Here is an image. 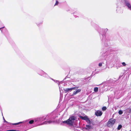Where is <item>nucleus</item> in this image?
Segmentation results:
<instances>
[{
	"label": "nucleus",
	"instance_id": "nucleus-2",
	"mask_svg": "<svg viewBox=\"0 0 131 131\" xmlns=\"http://www.w3.org/2000/svg\"><path fill=\"white\" fill-rule=\"evenodd\" d=\"M102 37V41L103 45L105 46H108L110 44V41L107 39H106L105 36V35H101Z\"/></svg>",
	"mask_w": 131,
	"mask_h": 131
},
{
	"label": "nucleus",
	"instance_id": "nucleus-7",
	"mask_svg": "<svg viewBox=\"0 0 131 131\" xmlns=\"http://www.w3.org/2000/svg\"><path fill=\"white\" fill-rule=\"evenodd\" d=\"M78 88V87H75L70 88L66 89L64 90V91L66 92V93H67L69 91H71L73 90H76Z\"/></svg>",
	"mask_w": 131,
	"mask_h": 131
},
{
	"label": "nucleus",
	"instance_id": "nucleus-8",
	"mask_svg": "<svg viewBox=\"0 0 131 131\" xmlns=\"http://www.w3.org/2000/svg\"><path fill=\"white\" fill-rule=\"evenodd\" d=\"M102 113L99 110L97 111L95 113V115L97 116H100L102 115Z\"/></svg>",
	"mask_w": 131,
	"mask_h": 131
},
{
	"label": "nucleus",
	"instance_id": "nucleus-23",
	"mask_svg": "<svg viewBox=\"0 0 131 131\" xmlns=\"http://www.w3.org/2000/svg\"><path fill=\"white\" fill-rule=\"evenodd\" d=\"M128 112L129 113H131V108H130L129 109Z\"/></svg>",
	"mask_w": 131,
	"mask_h": 131
},
{
	"label": "nucleus",
	"instance_id": "nucleus-15",
	"mask_svg": "<svg viewBox=\"0 0 131 131\" xmlns=\"http://www.w3.org/2000/svg\"><path fill=\"white\" fill-rule=\"evenodd\" d=\"M122 127V126L121 125H118V127H117V129L118 130H119L121 129V128Z\"/></svg>",
	"mask_w": 131,
	"mask_h": 131
},
{
	"label": "nucleus",
	"instance_id": "nucleus-27",
	"mask_svg": "<svg viewBox=\"0 0 131 131\" xmlns=\"http://www.w3.org/2000/svg\"><path fill=\"white\" fill-rule=\"evenodd\" d=\"M4 27H2V28H0V30H1V31L2 32V31L1 30V29H2V28H4Z\"/></svg>",
	"mask_w": 131,
	"mask_h": 131
},
{
	"label": "nucleus",
	"instance_id": "nucleus-13",
	"mask_svg": "<svg viewBox=\"0 0 131 131\" xmlns=\"http://www.w3.org/2000/svg\"><path fill=\"white\" fill-rule=\"evenodd\" d=\"M98 91V88L97 87H95L94 88V91L95 92H97Z\"/></svg>",
	"mask_w": 131,
	"mask_h": 131
},
{
	"label": "nucleus",
	"instance_id": "nucleus-16",
	"mask_svg": "<svg viewBox=\"0 0 131 131\" xmlns=\"http://www.w3.org/2000/svg\"><path fill=\"white\" fill-rule=\"evenodd\" d=\"M34 120H32L29 121V124H32L34 123Z\"/></svg>",
	"mask_w": 131,
	"mask_h": 131
},
{
	"label": "nucleus",
	"instance_id": "nucleus-18",
	"mask_svg": "<svg viewBox=\"0 0 131 131\" xmlns=\"http://www.w3.org/2000/svg\"><path fill=\"white\" fill-rule=\"evenodd\" d=\"M123 113V112L122 110H119L118 111V113L120 115L122 114Z\"/></svg>",
	"mask_w": 131,
	"mask_h": 131
},
{
	"label": "nucleus",
	"instance_id": "nucleus-17",
	"mask_svg": "<svg viewBox=\"0 0 131 131\" xmlns=\"http://www.w3.org/2000/svg\"><path fill=\"white\" fill-rule=\"evenodd\" d=\"M106 109V107L105 106H103L102 108V110L103 111H105Z\"/></svg>",
	"mask_w": 131,
	"mask_h": 131
},
{
	"label": "nucleus",
	"instance_id": "nucleus-1",
	"mask_svg": "<svg viewBox=\"0 0 131 131\" xmlns=\"http://www.w3.org/2000/svg\"><path fill=\"white\" fill-rule=\"evenodd\" d=\"M75 117L74 116H71L69 117V119L66 121H63L61 123H65L71 126V129L74 130L75 128L73 125L74 121L75 120Z\"/></svg>",
	"mask_w": 131,
	"mask_h": 131
},
{
	"label": "nucleus",
	"instance_id": "nucleus-6",
	"mask_svg": "<svg viewBox=\"0 0 131 131\" xmlns=\"http://www.w3.org/2000/svg\"><path fill=\"white\" fill-rule=\"evenodd\" d=\"M39 73L40 75H42L45 77L46 78H50V77L48 75L42 70H40V72Z\"/></svg>",
	"mask_w": 131,
	"mask_h": 131
},
{
	"label": "nucleus",
	"instance_id": "nucleus-22",
	"mask_svg": "<svg viewBox=\"0 0 131 131\" xmlns=\"http://www.w3.org/2000/svg\"><path fill=\"white\" fill-rule=\"evenodd\" d=\"M102 63H100L99 64V66L100 67L101 66H102Z\"/></svg>",
	"mask_w": 131,
	"mask_h": 131
},
{
	"label": "nucleus",
	"instance_id": "nucleus-14",
	"mask_svg": "<svg viewBox=\"0 0 131 131\" xmlns=\"http://www.w3.org/2000/svg\"><path fill=\"white\" fill-rule=\"evenodd\" d=\"M23 122H19V123H12V125H18L20 123H22Z\"/></svg>",
	"mask_w": 131,
	"mask_h": 131
},
{
	"label": "nucleus",
	"instance_id": "nucleus-19",
	"mask_svg": "<svg viewBox=\"0 0 131 131\" xmlns=\"http://www.w3.org/2000/svg\"><path fill=\"white\" fill-rule=\"evenodd\" d=\"M78 92L76 91H74L73 92V94L74 95H75Z\"/></svg>",
	"mask_w": 131,
	"mask_h": 131
},
{
	"label": "nucleus",
	"instance_id": "nucleus-28",
	"mask_svg": "<svg viewBox=\"0 0 131 131\" xmlns=\"http://www.w3.org/2000/svg\"><path fill=\"white\" fill-rule=\"evenodd\" d=\"M50 78L52 80H53V81H54V80H54L53 79L50 78H50Z\"/></svg>",
	"mask_w": 131,
	"mask_h": 131
},
{
	"label": "nucleus",
	"instance_id": "nucleus-11",
	"mask_svg": "<svg viewBox=\"0 0 131 131\" xmlns=\"http://www.w3.org/2000/svg\"><path fill=\"white\" fill-rule=\"evenodd\" d=\"M86 128H85L87 130L91 129V126L90 125H86Z\"/></svg>",
	"mask_w": 131,
	"mask_h": 131
},
{
	"label": "nucleus",
	"instance_id": "nucleus-21",
	"mask_svg": "<svg viewBox=\"0 0 131 131\" xmlns=\"http://www.w3.org/2000/svg\"><path fill=\"white\" fill-rule=\"evenodd\" d=\"M59 3V2L58 1H56V3L54 5H57Z\"/></svg>",
	"mask_w": 131,
	"mask_h": 131
},
{
	"label": "nucleus",
	"instance_id": "nucleus-5",
	"mask_svg": "<svg viewBox=\"0 0 131 131\" xmlns=\"http://www.w3.org/2000/svg\"><path fill=\"white\" fill-rule=\"evenodd\" d=\"M46 119V117L44 116L42 117H38L34 119L35 122H41Z\"/></svg>",
	"mask_w": 131,
	"mask_h": 131
},
{
	"label": "nucleus",
	"instance_id": "nucleus-9",
	"mask_svg": "<svg viewBox=\"0 0 131 131\" xmlns=\"http://www.w3.org/2000/svg\"><path fill=\"white\" fill-rule=\"evenodd\" d=\"M54 121H45V122H43L41 123V124L39 125H41L43 124H50L52 123H54Z\"/></svg>",
	"mask_w": 131,
	"mask_h": 131
},
{
	"label": "nucleus",
	"instance_id": "nucleus-12",
	"mask_svg": "<svg viewBox=\"0 0 131 131\" xmlns=\"http://www.w3.org/2000/svg\"><path fill=\"white\" fill-rule=\"evenodd\" d=\"M89 125L90 124H91V121L89 119V118H88L85 121Z\"/></svg>",
	"mask_w": 131,
	"mask_h": 131
},
{
	"label": "nucleus",
	"instance_id": "nucleus-25",
	"mask_svg": "<svg viewBox=\"0 0 131 131\" xmlns=\"http://www.w3.org/2000/svg\"><path fill=\"white\" fill-rule=\"evenodd\" d=\"M3 118L4 120V122L8 123V122L5 120L4 117H3Z\"/></svg>",
	"mask_w": 131,
	"mask_h": 131
},
{
	"label": "nucleus",
	"instance_id": "nucleus-26",
	"mask_svg": "<svg viewBox=\"0 0 131 131\" xmlns=\"http://www.w3.org/2000/svg\"><path fill=\"white\" fill-rule=\"evenodd\" d=\"M54 81L56 83H57V82H58V81L57 80H55Z\"/></svg>",
	"mask_w": 131,
	"mask_h": 131
},
{
	"label": "nucleus",
	"instance_id": "nucleus-4",
	"mask_svg": "<svg viewBox=\"0 0 131 131\" xmlns=\"http://www.w3.org/2000/svg\"><path fill=\"white\" fill-rule=\"evenodd\" d=\"M115 122V120L111 118L107 122V125L108 126H112L114 125Z\"/></svg>",
	"mask_w": 131,
	"mask_h": 131
},
{
	"label": "nucleus",
	"instance_id": "nucleus-10",
	"mask_svg": "<svg viewBox=\"0 0 131 131\" xmlns=\"http://www.w3.org/2000/svg\"><path fill=\"white\" fill-rule=\"evenodd\" d=\"M80 117L81 119L85 121L88 118V116L86 115L84 116H80Z\"/></svg>",
	"mask_w": 131,
	"mask_h": 131
},
{
	"label": "nucleus",
	"instance_id": "nucleus-29",
	"mask_svg": "<svg viewBox=\"0 0 131 131\" xmlns=\"http://www.w3.org/2000/svg\"><path fill=\"white\" fill-rule=\"evenodd\" d=\"M65 79H66V78H65V79H64V80H65Z\"/></svg>",
	"mask_w": 131,
	"mask_h": 131
},
{
	"label": "nucleus",
	"instance_id": "nucleus-24",
	"mask_svg": "<svg viewBox=\"0 0 131 131\" xmlns=\"http://www.w3.org/2000/svg\"><path fill=\"white\" fill-rule=\"evenodd\" d=\"M81 90L80 89H78V90H77L76 91H77V92H78V93L80 92L81 91Z\"/></svg>",
	"mask_w": 131,
	"mask_h": 131
},
{
	"label": "nucleus",
	"instance_id": "nucleus-3",
	"mask_svg": "<svg viewBox=\"0 0 131 131\" xmlns=\"http://www.w3.org/2000/svg\"><path fill=\"white\" fill-rule=\"evenodd\" d=\"M124 3L125 6L131 10V4L130 1L128 0H124Z\"/></svg>",
	"mask_w": 131,
	"mask_h": 131
},
{
	"label": "nucleus",
	"instance_id": "nucleus-30",
	"mask_svg": "<svg viewBox=\"0 0 131 131\" xmlns=\"http://www.w3.org/2000/svg\"><path fill=\"white\" fill-rule=\"evenodd\" d=\"M37 25H38V24H37Z\"/></svg>",
	"mask_w": 131,
	"mask_h": 131
},
{
	"label": "nucleus",
	"instance_id": "nucleus-20",
	"mask_svg": "<svg viewBox=\"0 0 131 131\" xmlns=\"http://www.w3.org/2000/svg\"><path fill=\"white\" fill-rule=\"evenodd\" d=\"M122 64L123 66H125L126 65V64L124 62H122Z\"/></svg>",
	"mask_w": 131,
	"mask_h": 131
}]
</instances>
